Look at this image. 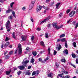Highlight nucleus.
<instances>
[{
    "label": "nucleus",
    "mask_w": 78,
    "mask_h": 78,
    "mask_svg": "<svg viewBox=\"0 0 78 78\" xmlns=\"http://www.w3.org/2000/svg\"><path fill=\"white\" fill-rule=\"evenodd\" d=\"M5 26L6 27V29L8 32L10 31V30L11 29V24H10V21L8 20L6 23L5 24Z\"/></svg>",
    "instance_id": "f257e3e1"
},
{
    "label": "nucleus",
    "mask_w": 78,
    "mask_h": 78,
    "mask_svg": "<svg viewBox=\"0 0 78 78\" xmlns=\"http://www.w3.org/2000/svg\"><path fill=\"white\" fill-rule=\"evenodd\" d=\"M18 48H19V50L18 51V54H22V46H21L20 44H19Z\"/></svg>",
    "instance_id": "f03ea898"
},
{
    "label": "nucleus",
    "mask_w": 78,
    "mask_h": 78,
    "mask_svg": "<svg viewBox=\"0 0 78 78\" xmlns=\"http://www.w3.org/2000/svg\"><path fill=\"white\" fill-rule=\"evenodd\" d=\"M75 14V11L74 10L72 12H70L69 14V16H71L70 17H73L74 15V14Z\"/></svg>",
    "instance_id": "7ed1b4c3"
},
{
    "label": "nucleus",
    "mask_w": 78,
    "mask_h": 78,
    "mask_svg": "<svg viewBox=\"0 0 78 78\" xmlns=\"http://www.w3.org/2000/svg\"><path fill=\"white\" fill-rule=\"evenodd\" d=\"M41 9H42V6H41V5H39L37 6L36 9L37 12H39V11H41Z\"/></svg>",
    "instance_id": "20e7f679"
},
{
    "label": "nucleus",
    "mask_w": 78,
    "mask_h": 78,
    "mask_svg": "<svg viewBox=\"0 0 78 78\" xmlns=\"http://www.w3.org/2000/svg\"><path fill=\"white\" fill-rule=\"evenodd\" d=\"M20 70H23L25 69V66H20L18 67Z\"/></svg>",
    "instance_id": "39448f33"
},
{
    "label": "nucleus",
    "mask_w": 78,
    "mask_h": 78,
    "mask_svg": "<svg viewBox=\"0 0 78 78\" xmlns=\"http://www.w3.org/2000/svg\"><path fill=\"white\" fill-rule=\"evenodd\" d=\"M10 44V43L9 42L6 43L4 46L5 48H6Z\"/></svg>",
    "instance_id": "423d86ee"
},
{
    "label": "nucleus",
    "mask_w": 78,
    "mask_h": 78,
    "mask_svg": "<svg viewBox=\"0 0 78 78\" xmlns=\"http://www.w3.org/2000/svg\"><path fill=\"white\" fill-rule=\"evenodd\" d=\"M50 19V16H48L47 18L45 19L43 21H44V22H47V21H48L49 19Z\"/></svg>",
    "instance_id": "0eeeda50"
},
{
    "label": "nucleus",
    "mask_w": 78,
    "mask_h": 78,
    "mask_svg": "<svg viewBox=\"0 0 78 78\" xmlns=\"http://www.w3.org/2000/svg\"><path fill=\"white\" fill-rule=\"evenodd\" d=\"M63 53L64 54H66V55H68V53H69V52L68 51V50L67 49H65L63 52Z\"/></svg>",
    "instance_id": "6e6552de"
},
{
    "label": "nucleus",
    "mask_w": 78,
    "mask_h": 78,
    "mask_svg": "<svg viewBox=\"0 0 78 78\" xmlns=\"http://www.w3.org/2000/svg\"><path fill=\"white\" fill-rule=\"evenodd\" d=\"M34 5L30 4V5L29 7V9H30V10H31V9H33V8Z\"/></svg>",
    "instance_id": "1a4fd4ad"
},
{
    "label": "nucleus",
    "mask_w": 78,
    "mask_h": 78,
    "mask_svg": "<svg viewBox=\"0 0 78 78\" xmlns=\"http://www.w3.org/2000/svg\"><path fill=\"white\" fill-rule=\"evenodd\" d=\"M57 24V23H52V25L53 27H54V28H56H56L58 27V26L56 25Z\"/></svg>",
    "instance_id": "9d476101"
},
{
    "label": "nucleus",
    "mask_w": 78,
    "mask_h": 78,
    "mask_svg": "<svg viewBox=\"0 0 78 78\" xmlns=\"http://www.w3.org/2000/svg\"><path fill=\"white\" fill-rule=\"evenodd\" d=\"M60 4L61 3L60 2L58 3H57V4L56 5V9H59V8H60L59 7V6Z\"/></svg>",
    "instance_id": "9b49d317"
},
{
    "label": "nucleus",
    "mask_w": 78,
    "mask_h": 78,
    "mask_svg": "<svg viewBox=\"0 0 78 78\" xmlns=\"http://www.w3.org/2000/svg\"><path fill=\"white\" fill-rule=\"evenodd\" d=\"M48 77H51V78H52L53 76V74L52 73L48 74Z\"/></svg>",
    "instance_id": "f8f14e48"
},
{
    "label": "nucleus",
    "mask_w": 78,
    "mask_h": 78,
    "mask_svg": "<svg viewBox=\"0 0 78 78\" xmlns=\"http://www.w3.org/2000/svg\"><path fill=\"white\" fill-rule=\"evenodd\" d=\"M21 38L22 39V41H25L26 38L25 36H23L21 37Z\"/></svg>",
    "instance_id": "ddd939ff"
},
{
    "label": "nucleus",
    "mask_w": 78,
    "mask_h": 78,
    "mask_svg": "<svg viewBox=\"0 0 78 78\" xmlns=\"http://www.w3.org/2000/svg\"><path fill=\"white\" fill-rule=\"evenodd\" d=\"M28 62H29V61L28 60L25 61H24V60H23V64H28Z\"/></svg>",
    "instance_id": "4468645a"
},
{
    "label": "nucleus",
    "mask_w": 78,
    "mask_h": 78,
    "mask_svg": "<svg viewBox=\"0 0 78 78\" xmlns=\"http://www.w3.org/2000/svg\"><path fill=\"white\" fill-rule=\"evenodd\" d=\"M11 72V70H10L8 71H6V73L7 75H9Z\"/></svg>",
    "instance_id": "2eb2a0df"
},
{
    "label": "nucleus",
    "mask_w": 78,
    "mask_h": 78,
    "mask_svg": "<svg viewBox=\"0 0 78 78\" xmlns=\"http://www.w3.org/2000/svg\"><path fill=\"white\" fill-rule=\"evenodd\" d=\"M11 11H12V9H8L7 10L6 12V13H9V12H11Z\"/></svg>",
    "instance_id": "dca6fc26"
},
{
    "label": "nucleus",
    "mask_w": 78,
    "mask_h": 78,
    "mask_svg": "<svg viewBox=\"0 0 78 78\" xmlns=\"http://www.w3.org/2000/svg\"><path fill=\"white\" fill-rule=\"evenodd\" d=\"M65 36V34H62V35H60L59 36L60 38H62V37H64Z\"/></svg>",
    "instance_id": "f3484780"
},
{
    "label": "nucleus",
    "mask_w": 78,
    "mask_h": 78,
    "mask_svg": "<svg viewBox=\"0 0 78 78\" xmlns=\"http://www.w3.org/2000/svg\"><path fill=\"white\" fill-rule=\"evenodd\" d=\"M26 75H31V73L30 72L27 71L26 72Z\"/></svg>",
    "instance_id": "a211bd4d"
},
{
    "label": "nucleus",
    "mask_w": 78,
    "mask_h": 78,
    "mask_svg": "<svg viewBox=\"0 0 78 78\" xmlns=\"http://www.w3.org/2000/svg\"><path fill=\"white\" fill-rule=\"evenodd\" d=\"M34 58H32L31 59V63H32L33 64H34Z\"/></svg>",
    "instance_id": "6ab92c4d"
},
{
    "label": "nucleus",
    "mask_w": 78,
    "mask_h": 78,
    "mask_svg": "<svg viewBox=\"0 0 78 78\" xmlns=\"http://www.w3.org/2000/svg\"><path fill=\"white\" fill-rule=\"evenodd\" d=\"M32 54L34 56H35L37 55V52L36 51H34L32 53Z\"/></svg>",
    "instance_id": "aec40b11"
},
{
    "label": "nucleus",
    "mask_w": 78,
    "mask_h": 78,
    "mask_svg": "<svg viewBox=\"0 0 78 78\" xmlns=\"http://www.w3.org/2000/svg\"><path fill=\"white\" fill-rule=\"evenodd\" d=\"M72 56L73 58H76V55L75 54L72 53Z\"/></svg>",
    "instance_id": "412c9836"
},
{
    "label": "nucleus",
    "mask_w": 78,
    "mask_h": 78,
    "mask_svg": "<svg viewBox=\"0 0 78 78\" xmlns=\"http://www.w3.org/2000/svg\"><path fill=\"white\" fill-rule=\"evenodd\" d=\"M61 42H66V38H62L61 39Z\"/></svg>",
    "instance_id": "4be33fe9"
},
{
    "label": "nucleus",
    "mask_w": 78,
    "mask_h": 78,
    "mask_svg": "<svg viewBox=\"0 0 78 78\" xmlns=\"http://www.w3.org/2000/svg\"><path fill=\"white\" fill-rule=\"evenodd\" d=\"M40 44L42 46H44L45 44H44V43L43 41H41L40 42Z\"/></svg>",
    "instance_id": "5701e85b"
},
{
    "label": "nucleus",
    "mask_w": 78,
    "mask_h": 78,
    "mask_svg": "<svg viewBox=\"0 0 78 78\" xmlns=\"http://www.w3.org/2000/svg\"><path fill=\"white\" fill-rule=\"evenodd\" d=\"M62 27H63V25H61L59 27L57 26V27H56V29H59L60 28H62Z\"/></svg>",
    "instance_id": "b1692460"
},
{
    "label": "nucleus",
    "mask_w": 78,
    "mask_h": 78,
    "mask_svg": "<svg viewBox=\"0 0 78 78\" xmlns=\"http://www.w3.org/2000/svg\"><path fill=\"white\" fill-rule=\"evenodd\" d=\"M12 37L14 39H16V36H15V33L13 32L12 34Z\"/></svg>",
    "instance_id": "393cba45"
},
{
    "label": "nucleus",
    "mask_w": 78,
    "mask_h": 78,
    "mask_svg": "<svg viewBox=\"0 0 78 78\" xmlns=\"http://www.w3.org/2000/svg\"><path fill=\"white\" fill-rule=\"evenodd\" d=\"M48 54L49 55H50V48H48Z\"/></svg>",
    "instance_id": "a878e982"
},
{
    "label": "nucleus",
    "mask_w": 78,
    "mask_h": 78,
    "mask_svg": "<svg viewBox=\"0 0 78 78\" xmlns=\"http://www.w3.org/2000/svg\"><path fill=\"white\" fill-rule=\"evenodd\" d=\"M61 48H62V47H61V45L59 44V47L58 48V51H59V50H60Z\"/></svg>",
    "instance_id": "bb28decb"
},
{
    "label": "nucleus",
    "mask_w": 78,
    "mask_h": 78,
    "mask_svg": "<svg viewBox=\"0 0 78 78\" xmlns=\"http://www.w3.org/2000/svg\"><path fill=\"white\" fill-rule=\"evenodd\" d=\"M12 17H13L12 16H10L8 17L9 19V20H12Z\"/></svg>",
    "instance_id": "cd10ccee"
},
{
    "label": "nucleus",
    "mask_w": 78,
    "mask_h": 78,
    "mask_svg": "<svg viewBox=\"0 0 78 78\" xmlns=\"http://www.w3.org/2000/svg\"><path fill=\"white\" fill-rule=\"evenodd\" d=\"M12 14L13 16L14 17H16V16H15V15H16V14H15V12L14 11H13L12 12Z\"/></svg>",
    "instance_id": "c85d7f7f"
},
{
    "label": "nucleus",
    "mask_w": 78,
    "mask_h": 78,
    "mask_svg": "<svg viewBox=\"0 0 78 78\" xmlns=\"http://www.w3.org/2000/svg\"><path fill=\"white\" fill-rule=\"evenodd\" d=\"M14 4V2H13L12 3H11L10 4V6L11 8H12V6H13V5Z\"/></svg>",
    "instance_id": "c756f323"
},
{
    "label": "nucleus",
    "mask_w": 78,
    "mask_h": 78,
    "mask_svg": "<svg viewBox=\"0 0 78 78\" xmlns=\"http://www.w3.org/2000/svg\"><path fill=\"white\" fill-rule=\"evenodd\" d=\"M45 37L46 38H48V33H45Z\"/></svg>",
    "instance_id": "7c9ffc66"
},
{
    "label": "nucleus",
    "mask_w": 78,
    "mask_h": 78,
    "mask_svg": "<svg viewBox=\"0 0 78 78\" xmlns=\"http://www.w3.org/2000/svg\"><path fill=\"white\" fill-rule=\"evenodd\" d=\"M22 10L23 11H26V7H23L22 8Z\"/></svg>",
    "instance_id": "2f4dec72"
},
{
    "label": "nucleus",
    "mask_w": 78,
    "mask_h": 78,
    "mask_svg": "<svg viewBox=\"0 0 78 78\" xmlns=\"http://www.w3.org/2000/svg\"><path fill=\"white\" fill-rule=\"evenodd\" d=\"M73 19H71L67 21V23H70V22H71L72 21Z\"/></svg>",
    "instance_id": "473e14b6"
},
{
    "label": "nucleus",
    "mask_w": 78,
    "mask_h": 78,
    "mask_svg": "<svg viewBox=\"0 0 78 78\" xmlns=\"http://www.w3.org/2000/svg\"><path fill=\"white\" fill-rule=\"evenodd\" d=\"M73 45L74 47H76V42H74L73 43Z\"/></svg>",
    "instance_id": "72a5a7b5"
},
{
    "label": "nucleus",
    "mask_w": 78,
    "mask_h": 78,
    "mask_svg": "<svg viewBox=\"0 0 78 78\" xmlns=\"http://www.w3.org/2000/svg\"><path fill=\"white\" fill-rule=\"evenodd\" d=\"M9 40V38L8 37H6L5 38V41H8Z\"/></svg>",
    "instance_id": "f704fd0d"
},
{
    "label": "nucleus",
    "mask_w": 78,
    "mask_h": 78,
    "mask_svg": "<svg viewBox=\"0 0 78 78\" xmlns=\"http://www.w3.org/2000/svg\"><path fill=\"white\" fill-rule=\"evenodd\" d=\"M61 61L62 62H66V59H62Z\"/></svg>",
    "instance_id": "c9c22d12"
},
{
    "label": "nucleus",
    "mask_w": 78,
    "mask_h": 78,
    "mask_svg": "<svg viewBox=\"0 0 78 78\" xmlns=\"http://www.w3.org/2000/svg\"><path fill=\"white\" fill-rule=\"evenodd\" d=\"M22 73V71H18V72H17V74L18 75H19L20 74Z\"/></svg>",
    "instance_id": "e433bc0d"
},
{
    "label": "nucleus",
    "mask_w": 78,
    "mask_h": 78,
    "mask_svg": "<svg viewBox=\"0 0 78 78\" xmlns=\"http://www.w3.org/2000/svg\"><path fill=\"white\" fill-rule=\"evenodd\" d=\"M36 74V71H34L32 73V75H35Z\"/></svg>",
    "instance_id": "4c0bfd02"
},
{
    "label": "nucleus",
    "mask_w": 78,
    "mask_h": 78,
    "mask_svg": "<svg viewBox=\"0 0 78 78\" xmlns=\"http://www.w3.org/2000/svg\"><path fill=\"white\" fill-rule=\"evenodd\" d=\"M63 73H62V74H59L58 75V76H60V77H62V75H63Z\"/></svg>",
    "instance_id": "58836bf2"
},
{
    "label": "nucleus",
    "mask_w": 78,
    "mask_h": 78,
    "mask_svg": "<svg viewBox=\"0 0 78 78\" xmlns=\"http://www.w3.org/2000/svg\"><path fill=\"white\" fill-rule=\"evenodd\" d=\"M55 65L57 68H58V67H59V65L58 64V63H55Z\"/></svg>",
    "instance_id": "ea45409f"
},
{
    "label": "nucleus",
    "mask_w": 78,
    "mask_h": 78,
    "mask_svg": "<svg viewBox=\"0 0 78 78\" xmlns=\"http://www.w3.org/2000/svg\"><path fill=\"white\" fill-rule=\"evenodd\" d=\"M70 9H67L66 11V12H67V14H68L70 12Z\"/></svg>",
    "instance_id": "a19ab883"
},
{
    "label": "nucleus",
    "mask_w": 78,
    "mask_h": 78,
    "mask_svg": "<svg viewBox=\"0 0 78 78\" xmlns=\"http://www.w3.org/2000/svg\"><path fill=\"white\" fill-rule=\"evenodd\" d=\"M9 58V56L8 55L5 56V59H8Z\"/></svg>",
    "instance_id": "79ce46f5"
},
{
    "label": "nucleus",
    "mask_w": 78,
    "mask_h": 78,
    "mask_svg": "<svg viewBox=\"0 0 78 78\" xmlns=\"http://www.w3.org/2000/svg\"><path fill=\"white\" fill-rule=\"evenodd\" d=\"M34 36H33L32 37L31 39V41H33V40H34Z\"/></svg>",
    "instance_id": "37998d69"
},
{
    "label": "nucleus",
    "mask_w": 78,
    "mask_h": 78,
    "mask_svg": "<svg viewBox=\"0 0 78 78\" xmlns=\"http://www.w3.org/2000/svg\"><path fill=\"white\" fill-rule=\"evenodd\" d=\"M35 3V1L34 0H33L32 1V2H31V4H32L33 5V4H34V3Z\"/></svg>",
    "instance_id": "c03bdc74"
},
{
    "label": "nucleus",
    "mask_w": 78,
    "mask_h": 78,
    "mask_svg": "<svg viewBox=\"0 0 78 78\" xmlns=\"http://www.w3.org/2000/svg\"><path fill=\"white\" fill-rule=\"evenodd\" d=\"M37 30L39 31H41V29L39 28H38L37 29Z\"/></svg>",
    "instance_id": "a18cd8bd"
},
{
    "label": "nucleus",
    "mask_w": 78,
    "mask_h": 78,
    "mask_svg": "<svg viewBox=\"0 0 78 78\" xmlns=\"http://www.w3.org/2000/svg\"><path fill=\"white\" fill-rule=\"evenodd\" d=\"M78 27V23H77L76 25L75 28H77V27Z\"/></svg>",
    "instance_id": "49530a36"
},
{
    "label": "nucleus",
    "mask_w": 78,
    "mask_h": 78,
    "mask_svg": "<svg viewBox=\"0 0 78 78\" xmlns=\"http://www.w3.org/2000/svg\"><path fill=\"white\" fill-rule=\"evenodd\" d=\"M76 64H78V59L76 58Z\"/></svg>",
    "instance_id": "de8ad7c7"
},
{
    "label": "nucleus",
    "mask_w": 78,
    "mask_h": 78,
    "mask_svg": "<svg viewBox=\"0 0 78 78\" xmlns=\"http://www.w3.org/2000/svg\"><path fill=\"white\" fill-rule=\"evenodd\" d=\"M62 13H61L59 15V17H62Z\"/></svg>",
    "instance_id": "09e8293b"
},
{
    "label": "nucleus",
    "mask_w": 78,
    "mask_h": 78,
    "mask_svg": "<svg viewBox=\"0 0 78 78\" xmlns=\"http://www.w3.org/2000/svg\"><path fill=\"white\" fill-rule=\"evenodd\" d=\"M65 47L66 48H67L68 47L67 44V43L66 42L65 43Z\"/></svg>",
    "instance_id": "8fccbe9b"
},
{
    "label": "nucleus",
    "mask_w": 78,
    "mask_h": 78,
    "mask_svg": "<svg viewBox=\"0 0 78 78\" xmlns=\"http://www.w3.org/2000/svg\"><path fill=\"white\" fill-rule=\"evenodd\" d=\"M12 53H13V51H11L9 52V54L10 55H12Z\"/></svg>",
    "instance_id": "3c124183"
},
{
    "label": "nucleus",
    "mask_w": 78,
    "mask_h": 78,
    "mask_svg": "<svg viewBox=\"0 0 78 78\" xmlns=\"http://www.w3.org/2000/svg\"><path fill=\"white\" fill-rule=\"evenodd\" d=\"M17 67L13 68V69L14 70H17Z\"/></svg>",
    "instance_id": "603ef678"
},
{
    "label": "nucleus",
    "mask_w": 78,
    "mask_h": 78,
    "mask_svg": "<svg viewBox=\"0 0 78 78\" xmlns=\"http://www.w3.org/2000/svg\"><path fill=\"white\" fill-rule=\"evenodd\" d=\"M30 20L32 22H34V21H33V18L32 17H31V18H30Z\"/></svg>",
    "instance_id": "864d4df0"
},
{
    "label": "nucleus",
    "mask_w": 78,
    "mask_h": 78,
    "mask_svg": "<svg viewBox=\"0 0 78 78\" xmlns=\"http://www.w3.org/2000/svg\"><path fill=\"white\" fill-rule=\"evenodd\" d=\"M66 78H70V76L69 75H67L65 76Z\"/></svg>",
    "instance_id": "5fc2aeb1"
},
{
    "label": "nucleus",
    "mask_w": 78,
    "mask_h": 78,
    "mask_svg": "<svg viewBox=\"0 0 78 78\" xmlns=\"http://www.w3.org/2000/svg\"><path fill=\"white\" fill-rule=\"evenodd\" d=\"M54 55H56V51H54Z\"/></svg>",
    "instance_id": "6e6d98bb"
},
{
    "label": "nucleus",
    "mask_w": 78,
    "mask_h": 78,
    "mask_svg": "<svg viewBox=\"0 0 78 78\" xmlns=\"http://www.w3.org/2000/svg\"><path fill=\"white\" fill-rule=\"evenodd\" d=\"M63 72L64 73H65V74H68V73H68V72H66V71H64Z\"/></svg>",
    "instance_id": "4d7b16f0"
},
{
    "label": "nucleus",
    "mask_w": 78,
    "mask_h": 78,
    "mask_svg": "<svg viewBox=\"0 0 78 78\" xmlns=\"http://www.w3.org/2000/svg\"><path fill=\"white\" fill-rule=\"evenodd\" d=\"M48 28H50L51 27V24H49L48 25Z\"/></svg>",
    "instance_id": "13d9d810"
},
{
    "label": "nucleus",
    "mask_w": 78,
    "mask_h": 78,
    "mask_svg": "<svg viewBox=\"0 0 78 78\" xmlns=\"http://www.w3.org/2000/svg\"><path fill=\"white\" fill-rule=\"evenodd\" d=\"M71 65L72 66H73L74 68H76V66H75L73 64H71Z\"/></svg>",
    "instance_id": "bf43d9fd"
},
{
    "label": "nucleus",
    "mask_w": 78,
    "mask_h": 78,
    "mask_svg": "<svg viewBox=\"0 0 78 78\" xmlns=\"http://www.w3.org/2000/svg\"><path fill=\"white\" fill-rule=\"evenodd\" d=\"M35 72H36V73H37V74H39V71H37Z\"/></svg>",
    "instance_id": "052dcab7"
},
{
    "label": "nucleus",
    "mask_w": 78,
    "mask_h": 78,
    "mask_svg": "<svg viewBox=\"0 0 78 78\" xmlns=\"http://www.w3.org/2000/svg\"><path fill=\"white\" fill-rule=\"evenodd\" d=\"M31 68V66H28V69H30Z\"/></svg>",
    "instance_id": "680f3d73"
},
{
    "label": "nucleus",
    "mask_w": 78,
    "mask_h": 78,
    "mask_svg": "<svg viewBox=\"0 0 78 78\" xmlns=\"http://www.w3.org/2000/svg\"><path fill=\"white\" fill-rule=\"evenodd\" d=\"M30 49L28 48H26V50H27V51H30Z\"/></svg>",
    "instance_id": "e2e57ef3"
},
{
    "label": "nucleus",
    "mask_w": 78,
    "mask_h": 78,
    "mask_svg": "<svg viewBox=\"0 0 78 78\" xmlns=\"http://www.w3.org/2000/svg\"><path fill=\"white\" fill-rule=\"evenodd\" d=\"M7 53H8V51H6L4 53V55H5Z\"/></svg>",
    "instance_id": "0e129e2a"
},
{
    "label": "nucleus",
    "mask_w": 78,
    "mask_h": 78,
    "mask_svg": "<svg viewBox=\"0 0 78 78\" xmlns=\"http://www.w3.org/2000/svg\"><path fill=\"white\" fill-rule=\"evenodd\" d=\"M60 41H61V39H58L57 40V42H59Z\"/></svg>",
    "instance_id": "69168bd1"
},
{
    "label": "nucleus",
    "mask_w": 78,
    "mask_h": 78,
    "mask_svg": "<svg viewBox=\"0 0 78 78\" xmlns=\"http://www.w3.org/2000/svg\"><path fill=\"white\" fill-rule=\"evenodd\" d=\"M44 20H43V21H42L40 23V24H42V23H44Z\"/></svg>",
    "instance_id": "338daca9"
},
{
    "label": "nucleus",
    "mask_w": 78,
    "mask_h": 78,
    "mask_svg": "<svg viewBox=\"0 0 78 78\" xmlns=\"http://www.w3.org/2000/svg\"><path fill=\"white\" fill-rule=\"evenodd\" d=\"M39 61H40V62L42 61V58H39Z\"/></svg>",
    "instance_id": "774afa93"
}]
</instances>
